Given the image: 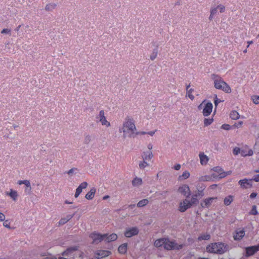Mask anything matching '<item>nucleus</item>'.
Listing matches in <instances>:
<instances>
[{"instance_id": "obj_50", "label": "nucleus", "mask_w": 259, "mask_h": 259, "mask_svg": "<svg viewBox=\"0 0 259 259\" xmlns=\"http://www.w3.org/2000/svg\"><path fill=\"white\" fill-rule=\"evenodd\" d=\"M196 194H197L198 195V197H202L203 196V190H199L198 189V193H196Z\"/></svg>"}, {"instance_id": "obj_39", "label": "nucleus", "mask_w": 259, "mask_h": 259, "mask_svg": "<svg viewBox=\"0 0 259 259\" xmlns=\"http://www.w3.org/2000/svg\"><path fill=\"white\" fill-rule=\"evenodd\" d=\"M250 214L252 215H256L257 214V211L256 210V207L255 205H253L252 207V209L250 212Z\"/></svg>"}, {"instance_id": "obj_8", "label": "nucleus", "mask_w": 259, "mask_h": 259, "mask_svg": "<svg viewBox=\"0 0 259 259\" xmlns=\"http://www.w3.org/2000/svg\"><path fill=\"white\" fill-rule=\"evenodd\" d=\"M191 207V204L189 203V200L187 199H185L183 201L180 202L179 210L180 212H183Z\"/></svg>"}, {"instance_id": "obj_22", "label": "nucleus", "mask_w": 259, "mask_h": 259, "mask_svg": "<svg viewBox=\"0 0 259 259\" xmlns=\"http://www.w3.org/2000/svg\"><path fill=\"white\" fill-rule=\"evenodd\" d=\"M245 232L242 230H240L238 232H237L235 236H234V239L236 240H239L242 238V237L244 236Z\"/></svg>"}, {"instance_id": "obj_37", "label": "nucleus", "mask_w": 259, "mask_h": 259, "mask_svg": "<svg viewBox=\"0 0 259 259\" xmlns=\"http://www.w3.org/2000/svg\"><path fill=\"white\" fill-rule=\"evenodd\" d=\"M82 189L79 186H78L77 188V189H76V192H75V195H74L75 198H77L78 197L79 194L82 192Z\"/></svg>"}, {"instance_id": "obj_34", "label": "nucleus", "mask_w": 259, "mask_h": 259, "mask_svg": "<svg viewBox=\"0 0 259 259\" xmlns=\"http://www.w3.org/2000/svg\"><path fill=\"white\" fill-rule=\"evenodd\" d=\"M190 176V173L187 171H185L183 172V175L182 176H179V179H186L188 178Z\"/></svg>"}, {"instance_id": "obj_35", "label": "nucleus", "mask_w": 259, "mask_h": 259, "mask_svg": "<svg viewBox=\"0 0 259 259\" xmlns=\"http://www.w3.org/2000/svg\"><path fill=\"white\" fill-rule=\"evenodd\" d=\"M210 238V236L209 234H204L201 235V236L198 237V240H209Z\"/></svg>"}, {"instance_id": "obj_20", "label": "nucleus", "mask_w": 259, "mask_h": 259, "mask_svg": "<svg viewBox=\"0 0 259 259\" xmlns=\"http://www.w3.org/2000/svg\"><path fill=\"white\" fill-rule=\"evenodd\" d=\"M165 241V238H160L155 240L154 245L156 247L164 246V243Z\"/></svg>"}, {"instance_id": "obj_27", "label": "nucleus", "mask_w": 259, "mask_h": 259, "mask_svg": "<svg viewBox=\"0 0 259 259\" xmlns=\"http://www.w3.org/2000/svg\"><path fill=\"white\" fill-rule=\"evenodd\" d=\"M7 195H9L14 200H16L18 194L16 191L11 189V191L9 193H7Z\"/></svg>"}, {"instance_id": "obj_51", "label": "nucleus", "mask_w": 259, "mask_h": 259, "mask_svg": "<svg viewBox=\"0 0 259 259\" xmlns=\"http://www.w3.org/2000/svg\"><path fill=\"white\" fill-rule=\"evenodd\" d=\"M3 225L4 227H5L7 228H9V229L11 228L10 226V223H8V220H6L5 221V222L3 223Z\"/></svg>"}, {"instance_id": "obj_19", "label": "nucleus", "mask_w": 259, "mask_h": 259, "mask_svg": "<svg viewBox=\"0 0 259 259\" xmlns=\"http://www.w3.org/2000/svg\"><path fill=\"white\" fill-rule=\"evenodd\" d=\"M93 140V138L92 135L90 134H86L84 135V137L83 139V143L85 145L89 144Z\"/></svg>"}, {"instance_id": "obj_25", "label": "nucleus", "mask_w": 259, "mask_h": 259, "mask_svg": "<svg viewBox=\"0 0 259 259\" xmlns=\"http://www.w3.org/2000/svg\"><path fill=\"white\" fill-rule=\"evenodd\" d=\"M118 250L119 253L124 254L127 251V244H121L119 246Z\"/></svg>"}, {"instance_id": "obj_42", "label": "nucleus", "mask_w": 259, "mask_h": 259, "mask_svg": "<svg viewBox=\"0 0 259 259\" xmlns=\"http://www.w3.org/2000/svg\"><path fill=\"white\" fill-rule=\"evenodd\" d=\"M218 12V8L216 7V8H211L210 9V14L212 15H215Z\"/></svg>"}, {"instance_id": "obj_44", "label": "nucleus", "mask_w": 259, "mask_h": 259, "mask_svg": "<svg viewBox=\"0 0 259 259\" xmlns=\"http://www.w3.org/2000/svg\"><path fill=\"white\" fill-rule=\"evenodd\" d=\"M233 152L234 155H237L240 153V149L238 147H235L234 148Z\"/></svg>"}, {"instance_id": "obj_28", "label": "nucleus", "mask_w": 259, "mask_h": 259, "mask_svg": "<svg viewBox=\"0 0 259 259\" xmlns=\"http://www.w3.org/2000/svg\"><path fill=\"white\" fill-rule=\"evenodd\" d=\"M230 116L231 119L236 120L239 118L240 115L236 111H232L230 113Z\"/></svg>"}, {"instance_id": "obj_38", "label": "nucleus", "mask_w": 259, "mask_h": 259, "mask_svg": "<svg viewBox=\"0 0 259 259\" xmlns=\"http://www.w3.org/2000/svg\"><path fill=\"white\" fill-rule=\"evenodd\" d=\"M212 170L214 171L217 172V173H218L219 175H220V173L224 171L222 169V168L221 167H219V166L214 167L212 168Z\"/></svg>"}, {"instance_id": "obj_60", "label": "nucleus", "mask_w": 259, "mask_h": 259, "mask_svg": "<svg viewBox=\"0 0 259 259\" xmlns=\"http://www.w3.org/2000/svg\"><path fill=\"white\" fill-rule=\"evenodd\" d=\"M257 195V194L256 193H251V194L250 195V198L252 199V198H255Z\"/></svg>"}, {"instance_id": "obj_48", "label": "nucleus", "mask_w": 259, "mask_h": 259, "mask_svg": "<svg viewBox=\"0 0 259 259\" xmlns=\"http://www.w3.org/2000/svg\"><path fill=\"white\" fill-rule=\"evenodd\" d=\"M222 128L225 130H229L230 129V125L227 124H224L222 125Z\"/></svg>"}, {"instance_id": "obj_26", "label": "nucleus", "mask_w": 259, "mask_h": 259, "mask_svg": "<svg viewBox=\"0 0 259 259\" xmlns=\"http://www.w3.org/2000/svg\"><path fill=\"white\" fill-rule=\"evenodd\" d=\"M233 200V197L232 195H229L225 197L224 200V204L228 206L229 205Z\"/></svg>"}, {"instance_id": "obj_15", "label": "nucleus", "mask_w": 259, "mask_h": 259, "mask_svg": "<svg viewBox=\"0 0 259 259\" xmlns=\"http://www.w3.org/2000/svg\"><path fill=\"white\" fill-rule=\"evenodd\" d=\"M152 44H153V45L154 46H155V48H154L153 50L152 53L150 55V60L153 61V60H155L156 59V57L157 56L158 52V45L155 41H153L152 42Z\"/></svg>"}, {"instance_id": "obj_9", "label": "nucleus", "mask_w": 259, "mask_h": 259, "mask_svg": "<svg viewBox=\"0 0 259 259\" xmlns=\"http://www.w3.org/2000/svg\"><path fill=\"white\" fill-rule=\"evenodd\" d=\"M178 191L182 194L185 196L187 198L189 197L191 195V192L189 187L187 185H183L179 188Z\"/></svg>"}, {"instance_id": "obj_41", "label": "nucleus", "mask_w": 259, "mask_h": 259, "mask_svg": "<svg viewBox=\"0 0 259 259\" xmlns=\"http://www.w3.org/2000/svg\"><path fill=\"white\" fill-rule=\"evenodd\" d=\"M67 222V221L66 220V219L64 218H62L58 222V226L63 225Z\"/></svg>"}, {"instance_id": "obj_52", "label": "nucleus", "mask_w": 259, "mask_h": 259, "mask_svg": "<svg viewBox=\"0 0 259 259\" xmlns=\"http://www.w3.org/2000/svg\"><path fill=\"white\" fill-rule=\"evenodd\" d=\"M74 213L72 215H70V214L67 215L66 217H65L64 218L66 219L67 222H68L70 220H71L72 218V217L74 216Z\"/></svg>"}, {"instance_id": "obj_1", "label": "nucleus", "mask_w": 259, "mask_h": 259, "mask_svg": "<svg viewBox=\"0 0 259 259\" xmlns=\"http://www.w3.org/2000/svg\"><path fill=\"white\" fill-rule=\"evenodd\" d=\"M90 237L93 240V244H98L103 240L107 243L115 241L117 238V235L115 233L110 235L108 234L102 235L100 233H93L91 234Z\"/></svg>"}, {"instance_id": "obj_11", "label": "nucleus", "mask_w": 259, "mask_h": 259, "mask_svg": "<svg viewBox=\"0 0 259 259\" xmlns=\"http://www.w3.org/2000/svg\"><path fill=\"white\" fill-rule=\"evenodd\" d=\"M259 250V244L257 245L248 247L246 248V253L247 256H250Z\"/></svg>"}, {"instance_id": "obj_14", "label": "nucleus", "mask_w": 259, "mask_h": 259, "mask_svg": "<svg viewBox=\"0 0 259 259\" xmlns=\"http://www.w3.org/2000/svg\"><path fill=\"white\" fill-rule=\"evenodd\" d=\"M212 104L210 102L207 103L203 110V114L204 116H208L212 112Z\"/></svg>"}, {"instance_id": "obj_58", "label": "nucleus", "mask_w": 259, "mask_h": 259, "mask_svg": "<svg viewBox=\"0 0 259 259\" xmlns=\"http://www.w3.org/2000/svg\"><path fill=\"white\" fill-rule=\"evenodd\" d=\"M147 133L145 132H136L135 131V133L134 135H145Z\"/></svg>"}, {"instance_id": "obj_40", "label": "nucleus", "mask_w": 259, "mask_h": 259, "mask_svg": "<svg viewBox=\"0 0 259 259\" xmlns=\"http://www.w3.org/2000/svg\"><path fill=\"white\" fill-rule=\"evenodd\" d=\"M148 152H143L141 155V157L143 160H147L148 159V157H147Z\"/></svg>"}, {"instance_id": "obj_54", "label": "nucleus", "mask_w": 259, "mask_h": 259, "mask_svg": "<svg viewBox=\"0 0 259 259\" xmlns=\"http://www.w3.org/2000/svg\"><path fill=\"white\" fill-rule=\"evenodd\" d=\"M243 123V122L242 121H239L237 123H235L234 124V126L235 127H239L241 126V125Z\"/></svg>"}, {"instance_id": "obj_43", "label": "nucleus", "mask_w": 259, "mask_h": 259, "mask_svg": "<svg viewBox=\"0 0 259 259\" xmlns=\"http://www.w3.org/2000/svg\"><path fill=\"white\" fill-rule=\"evenodd\" d=\"M218 9L220 10L221 13H223L225 11V7L222 5H219L217 6Z\"/></svg>"}, {"instance_id": "obj_64", "label": "nucleus", "mask_w": 259, "mask_h": 259, "mask_svg": "<svg viewBox=\"0 0 259 259\" xmlns=\"http://www.w3.org/2000/svg\"><path fill=\"white\" fill-rule=\"evenodd\" d=\"M203 181H209V177L208 176H205L204 178L202 179Z\"/></svg>"}, {"instance_id": "obj_47", "label": "nucleus", "mask_w": 259, "mask_h": 259, "mask_svg": "<svg viewBox=\"0 0 259 259\" xmlns=\"http://www.w3.org/2000/svg\"><path fill=\"white\" fill-rule=\"evenodd\" d=\"M10 32H11V30L7 29V28L3 29L2 30V31H1V33H2V34H10Z\"/></svg>"}, {"instance_id": "obj_4", "label": "nucleus", "mask_w": 259, "mask_h": 259, "mask_svg": "<svg viewBox=\"0 0 259 259\" xmlns=\"http://www.w3.org/2000/svg\"><path fill=\"white\" fill-rule=\"evenodd\" d=\"M211 78L214 81V87L217 89L221 90L226 93L231 92L230 86L219 75L212 74H211Z\"/></svg>"}, {"instance_id": "obj_57", "label": "nucleus", "mask_w": 259, "mask_h": 259, "mask_svg": "<svg viewBox=\"0 0 259 259\" xmlns=\"http://www.w3.org/2000/svg\"><path fill=\"white\" fill-rule=\"evenodd\" d=\"M153 156L152 152L151 151L148 152L147 157H148V159H151Z\"/></svg>"}, {"instance_id": "obj_10", "label": "nucleus", "mask_w": 259, "mask_h": 259, "mask_svg": "<svg viewBox=\"0 0 259 259\" xmlns=\"http://www.w3.org/2000/svg\"><path fill=\"white\" fill-rule=\"evenodd\" d=\"M139 233V229L137 227H132L127 229L124 233V235L126 237H131L133 236L136 235Z\"/></svg>"}, {"instance_id": "obj_55", "label": "nucleus", "mask_w": 259, "mask_h": 259, "mask_svg": "<svg viewBox=\"0 0 259 259\" xmlns=\"http://www.w3.org/2000/svg\"><path fill=\"white\" fill-rule=\"evenodd\" d=\"M252 180H254L255 182H259V175L258 174L255 175Z\"/></svg>"}, {"instance_id": "obj_31", "label": "nucleus", "mask_w": 259, "mask_h": 259, "mask_svg": "<svg viewBox=\"0 0 259 259\" xmlns=\"http://www.w3.org/2000/svg\"><path fill=\"white\" fill-rule=\"evenodd\" d=\"M148 165L149 164L145 160H143V161H140L139 163V168L141 169H144L146 166Z\"/></svg>"}, {"instance_id": "obj_63", "label": "nucleus", "mask_w": 259, "mask_h": 259, "mask_svg": "<svg viewBox=\"0 0 259 259\" xmlns=\"http://www.w3.org/2000/svg\"><path fill=\"white\" fill-rule=\"evenodd\" d=\"M156 131V130H155L154 131H150V132H149L148 133H147V134L150 135L151 136H153L154 135V134H155Z\"/></svg>"}, {"instance_id": "obj_30", "label": "nucleus", "mask_w": 259, "mask_h": 259, "mask_svg": "<svg viewBox=\"0 0 259 259\" xmlns=\"http://www.w3.org/2000/svg\"><path fill=\"white\" fill-rule=\"evenodd\" d=\"M149 201L147 199H144L140 200L137 204V206L138 207H141L145 206L148 203Z\"/></svg>"}, {"instance_id": "obj_12", "label": "nucleus", "mask_w": 259, "mask_h": 259, "mask_svg": "<svg viewBox=\"0 0 259 259\" xmlns=\"http://www.w3.org/2000/svg\"><path fill=\"white\" fill-rule=\"evenodd\" d=\"M110 254H111L110 251L100 250L95 253V257L97 259H101L108 256Z\"/></svg>"}, {"instance_id": "obj_2", "label": "nucleus", "mask_w": 259, "mask_h": 259, "mask_svg": "<svg viewBox=\"0 0 259 259\" xmlns=\"http://www.w3.org/2000/svg\"><path fill=\"white\" fill-rule=\"evenodd\" d=\"M229 248L227 244L222 242H215L207 245L206 251L210 253L222 254L227 252Z\"/></svg>"}, {"instance_id": "obj_3", "label": "nucleus", "mask_w": 259, "mask_h": 259, "mask_svg": "<svg viewBox=\"0 0 259 259\" xmlns=\"http://www.w3.org/2000/svg\"><path fill=\"white\" fill-rule=\"evenodd\" d=\"M136 130L137 128L134 119L132 117L127 116L125 118L123 122L122 127L119 130V132L120 133L123 132L125 134L127 131H130L131 134L129 137H132V136L135 134Z\"/></svg>"}, {"instance_id": "obj_16", "label": "nucleus", "mask_w": 259, "mask_h": 259, "mask_svg": "<svg viewBox=\"0 0 259 259\" xmlns=\"http://www.w3.org/2000/svg\"><path fill=\"white\" fill-rule=\"evenodd\" d=\"M238 183L240 185L241 187L243 189L247 188L251 186V184L248 180L246 179L240 180Z\"/></svg>"}, {"instance_id": "obj_46", "label": "nucleus", "mask_w": 259, "mask_h": 259, "mask_svg": "<svg viewBox=\"0 0 259 259\" xmlns=\"http://www.w3.org/2000/svg\"><path fill=\"white\" fill-rule=\"evenodd\" d=\"M88 183L86 182H84L80 184L79 186L82 189H85L88 186Z\"/></svg>"}, {"instance_id": "obj_24", "label": "nucleus", "mask_w": 259, "mask_h": 259, "mask_svg": "<svg viewBox=\"0 0 259 259\" xmlns=\"http://www.w3.org/2000/svg\"><path fill=\"white\" fill-rule=\"evenodd\" d=\"M197 194H194L192 196L191 200L189 201V203L191 204L192 206L193 205H197L198 203V200L197 199Z\"/></svg>"}, {"instance_id": "obj_45", "label": "nucleus", "mask_w": 259, "mask_h": 259, "mask_svg": "<svg viewBox=\"0 0 259 259\" xmlns=\"http://www.w3.org/2000/svg\"><path fill=\"white\" fill-rule=\"evenodd\" d=\"M77 169L76 168H72L70 170H69L68 171L66 172V173L69 175L71 176L74 172L75 170H76Z\"/></svg>"}, {"instance_id": "obj_18", "label": "nucleus", "mask_w": 259, "mask_h": 259, "mask_svg": "<svg viewBox=\"0 0 259 259\" xmlns=\"http://www.w3.org/2000/svg\"><path fill=\"white\" fill-rule=\"evenodd\" d=\"M231 172H232V171L231 170H229V171H228L226 172L223 171V172L220 173L219 175H217L215 174H212L211 175V176L214 178H216L219 177L220 179H222V178H225L227 175H230L231 174Z\"/></svg>"}, {"instance_id": "obj_49", "label": "nucleus", "mask_w": 259, "mask_h": 259, "mask_svg": "<svg viewBox=\"0 0 259 259\" xmlns=\"http://www.w3.org/2000/svg\"><path fill=\"white\" fill-rule=\"evenodd\" d=\"M215 97L214 103V105H215V107H217L218 104L221 102V100L217 98V96L216 95H215Z\"/></svg>"}, {"instance_id": "obj_61", "label": "nucleus", "mask_w": 259, "mask_h": 259, "mask_svg": "<svg viewBox=\"0 0 259 259\" xmlns=\"http://www.w3.org/2000/svg\"><path fill=\"white\" fill-rule=\"evenodd\" d=\"M253 154V151L251 149L247 151V156H251Z\"/></svg>"}, {"instance_id": "obj_6", "label": "nucleus", "mask_w": 259, "mask_h": 259, "mask_svg": "<svg viewBox=\"0 0 259 259\" xmlns=\"http://www.w3.org/2000/svg\"><path fill=\"white\" fill-rule=\"evenodd\" d=\"M96 118L101 123L102 125H105L106 127L110 126V123L109 121L107 120L104 110H101L99 112V114L96 116Z\"/></svg>"}, {"instance_id": "obj_32", "label": "nucleus", "mask_w": 259, "mask_h": 259, "mask_svg": "<svg viewBox=\"0 0 259 259\" xmlns=\"http://www.w3.org/2000/svg\"><path fill=\"white\" fill-rule=\"evenodd\" d=\"M213 119L211 118H205L204 119V124L205 126H207L211 124L213 122Z\"/></svg>"}, {"instance_id": "obj_29", "label": "nucleus", "mask_w": 259, "mask_h": 259, "mask_svg": "<svg viewBox=\"0 0 259 259\" xmlns=\"http://www.w3.org/2000/svg\"><path fill=\"white\" fill-rule=\"evenodd\" d=\"M56 7V4L54 3L49 4L46 6L45 10L47 11H52Z\"/></svg>"}, {"instance_id": "obj_33", "label": "nucleus", "mask_w": 259, "mask_h": 259, "mask_svg": "<svg viewBox=\"0 0 259 259\" xmlns=\"http://www.w3.org/2000/svg\"><path fill=\"white\" fill-rule=\"evenodd\" d=\"M194 91L193 89H190L189 90L187 91V96L191 100H193L194 99V96L192 94V92Z\"/></svg>"}, {"instance_id": "obj_13", "label": "nucleus", "mask_w": 259, "mask_h": 259, "mask_svg": "<svg viewBox=\"0 0 259 259\" xmlns=\"http://www.w3.org/2000/svg\"><path fill=\"white\" fill-rule=\"evenodd\" d=\"M217 199V197H209L206 198L201 203V206L203 208H208L211 205L213 201Z\"/></svg>"}, {"instance_id": "obj_23", "label": "nucleus", "mask_w": 259, "mask_h": 259, "mask_svg": "<svg viewBox=\"0 0 259 259\" xmlns=\"http://www.w3.org/2000/svg\"><path fill=\"white\" fill-rule=\"evenodd\" d=\"M142 184V180L141 178H135L132 181V185L134 186H139L141 185Z\"/></svg>"}, {"instance_id": "obj_36", "label": "nucleus", "mask_w": 259, "mask_h": 259, "mask_svg": "<svg viewBox=\"0 0 259 259\" xmlns=\"http://www.w3.org/2000/svg\"><path fill=\"white\" fill-rule=\"evenodd\" d=\"M251 99L254 103L257 104H259V96H252Z\"/></svg>"}, {"instance_id": "obj_17", "label": "nucleus", "mask_w": 259, "mask_h": 259, "mask_svg": "<svg viewBox=\"0 0 259 259\" xmlns=\"http://www.w3.org/2000/svg\"><path fill=\"white\" fill-rule=\"evenodd\" d=\"M96 189L92 188L91 190L85 195V197L88 200H92L93 199L96 193Z\"/></svg>"}, {"instance_id": "obj_56", "label": "nucleus", "mask_w": 259, "mask_h": 259, "mask_svg": "<svg viewBox=\"0 0 259 259\" xmlns=\"http://www.w3.org/2000/svg\"><path fill=\"white\" fill-rule=\"evenodd\" d=\"M24 184L27 187H30V183L28 180H24Z\"/></svg>"}, {"instance_id": "obj_7", "label": "nucleus", "mask_w": 259, "mask_h": 259, "mask_svg": "<svg viewBox=\"0 0 259 259\" xmlns=\"http://www.w3.org/2000/svg\"><path fill=\"white\" fill-rule=\"evenodd\" d=\"M78 249L77 246L69 247L62 253V255L63 256L70 257V258H74V252L77 250Z\"/></svg>"}, {"instance_id": "obj_62", "label": "nucleus", "mask_w": 259, "mask_h": 259, "mask_svg": "<svg viewBox=\"0 0 259 259\" xmlns=\"http://www.w3.org/2000/svg\"><path fill=\"white\" fill-rule=\"evenodd\" d=\"M181 168V165L180 164H176L175 166H174V168L177 170H178L180 169Z\"/></svg>"}, {"instance_id": "obj_5", "label": "nucleus", "mask_w": 259, "mask_h": 259, "mask_svg": "<svg viewBox=\"0 0 259 259\" xmlns=\"http://www.w3.org/2000/svg\"><path fill=\"white\" fill-rule=\"evenodd\" d=\"M183 246V244H178L175 241H171L166 238L163 246L164 248L166 250H179L182 249Z\"/></svg>"}, {"instance_id": "obj_53", "label": "nucleus", "mask_w": 259, "mask_h": 259, "mask_svg": "<svg viewBox=\"0 0 259 259\" xmlns=\"http://www.w3.org/2000/svg\"><path fill=\"white\" fill-rule=\"evenodd\" d=\"M242 156H247V151L244 150H241L240 149V153Z\"/></svg>"}, {"instance_id": "obj_21", "label": "nucleus", "mask_w": 259, "mask_h": 259, "mask_svg": "<svg viewBox=\"0 0 259 259\" xmlns=\"http://www.w3.org/2000/svg\"><path fill=\"white\" fill-rule=\"evenodd\" d=\"M199 157L201 164H206L208 161V157L203 153H200L199 154Z\"/></svg>"}, {"instance_id": "obj_59", "label": "nucleus", "mask_w": 259, "mask_h": 259, "mask_svg": "<svg viewBox=\"0 0 259 259\" xmlns=\"http://www.w3.org/2000/svg\"><path fill=\"white\" fill-rule=\"evenodd\" d=\"M5 220V215L2 212H0V221H3Z\"/></svg>"}]
</instances>
